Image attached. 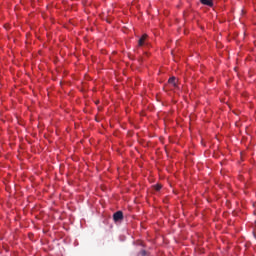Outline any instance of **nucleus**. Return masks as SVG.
Wrapping results in <instances>:
<instances>
[{
  "label": "nucleus",
  "mask_w": 256,
  "mask_h": 256,
  "mask_svg": "<svg viewBox=\"0 0 256 256\" xmlns=\"http://www.w3.org/2000/svg\"><path fill=\"white\" fill-rule=\"evenodd\" d=\"M124 219V214L122 211H118L116 213L113 214V220L115 222H120Z\"/></svg>",
  "instance_id": "nucleus-1"
},
{
  "label": "nucleus",
  "mask_w": 256,
  "mask_h": 256,
  "mask_svg": "<svg viewBox=\"0 0 256 256\" xmlns=\"http://www.w3.org/2000/svg\"><path fill=\"white\" fill-rule=\"evenodd\" d=\"M147 39H148V35L144 34V35L138 40V46H139V47L145 46Z\"/></svg>",
  "instance_id": "nucleus-2"
},
{
  "label": "nucleus",
  "mask_w": 256,
  "mask_h": 256,
  "mask_svg": "<svg viewBox=\"0 0 256 256\" xmlns=\"http://www.w3.org/2000/svg\"><path fill=\"white\" fill-rule=\"evenodd\" d=\"M200 3L208 7H213V0H200Z\"/></svg>",
  "instance_id": "nucleus-3"
},
{
  "label": "nucleus",
  "mask_w": 256,
  "mask_h": 256,
  "mask_svg": "<svg viewBox=\"0 0 256 256\" xmlns=\"http://www.w3.org/2000/svg\"><path fill=\"white\" fill-rule=\"evenodd\" d=\"M168 83L169 84H172L173 87L177 88L178 85H177V79L175 77H171L169 80H168Z\"/></svg>",
  "instance_id": "nucleus-4"
},
{
  "label": "nucleus",
  "mask_w": 256,
  "mask_h": 256,
  "mask_svg": "<svg viewBox=\"0 0 256 256\" xmlns=\"http://www.w3.org/2000/svg\"><path fill=\"white\" fill-rule=\"evenodd\" d=\"M162 185L161 184H157V185H155L154 186V189L156 190V191H160L161 189H162Z\"/></svg>",
  "instance_id": "nucleus-5"
},
{
  "label": "nucleus",
  "mask_w": 256,
  "mask_h": 256,
  "mask_svg": "<svg viewBox=\"0 0 256 256\" xmlns=\"http://www.w3.org/2000/svg\"><path fill=\"white\" fill-rule=\"evenodd\" d=\"M140 255L141 256H146L147 255V251H145V250L140 251Z\"/></svg>",
  "instance_id": "nucleus-6"
}]
</instances>
